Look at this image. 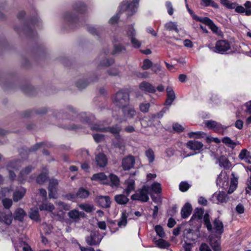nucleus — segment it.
I'll use <instances>...</instances> for the list:
<instances>
[{
    "label": "nucleus",
    "instance_id": "obj_55",
    "mask_svg": "<svg viewBox=\"0 0 251 251\" xmlns=\"http://www.w3.org/2000/svg\"><path fill=\"white\" fill-rule=\"evenodd\" d=\"M107 73L109 75L111 76H118L120 75V72L115 68L109 69L107 71Z\"/></svg>",
    "mask_w": 251,
    "mask_h": 251
},
{
    "label": "nucleus",
    "instance_id": "obj_61",
    "mask_svg": "<svg viewBox=\"0 0 251 251\" xmlns=\"http://www.w3.org/2000/svg\"><path fill=\"white\" fill-rule=\"evenodd\" d=\"M203 134L204 133L201 131L191 132L188 133V136L190 138H198Z\"/></svg>",
    "mask_w": 251,
    "mask_h": 251
},
{
    "label": "nucleus",
    "instance_id": "obj_24",
    "mask_svg": "<svg viewBox=\"0 0 251 251\" xmlns=\"http://www.w3.org/2000/svg\"><path fill=\"white\" fill-rule=\"evenodd\" d=\"M84 212H79L76 209L71 210L68 213V216L74 220H78L80 217H84Z\"/></svg>",
    "mask_w": 251,
    "mask_h": 251
},
{
    "label": "nucleus",
    "instance_id": "obj_7",
    "mask_svg": "<svg viewBox=\"0 0 251 251\" xmlns=\"http://www.w3.org/2000/svg\"><path fill=\"white\" fill-rule=\"evenodd\" d=\"M58 183V180L56 179L52 178L50 180L48 187V190L49 191V196L50 198H56V194Z\"/></svg>",
    "mask_w": 251,
    "mask_h": 251
},
{
    "label": "nucleus",
    "instance_id": "obj_50",
    "mask_svg": "<svg viewBox=\"0 0 251 251\" xmlns=\"http://www.w3.org/2000/svg\"><path fill=\"white\" fill-rule=\"evenodd\" d=\"M155 243L157 246L161 248H166L169 246L168 243L162 239L156 241Z\"/></svg>",
    "mask_w": 251,
    "mask_h": 251
},
{
    "label": "nucleus",
    "instance_id": "obj_26",
    "mask_svg": "<svg viewBox=\"0 0 251 251\" xmlns=\"http://www.w3.org/2000/svg\"><path fill=\"white\" fill-rule=\"evenodd\" d=\"M21 166V161L17 160L9 162L6 167L7 170L17 171Z\"/></svg>",
    "mask_w": 251,
    "mask_h": 251
},
{
    "label": "nucleus",
    "instance_id": "obj_23",
    "mask_svg": "<svg viewBox=\"0 0 251 251\" xmlns=\"http://www.w3.org/2000/svg\"><path fill=\"white\" fill-rule=\"evenodd\" d=\"M92 179L93 180L101 181L102 183L104 184H108V179L107 176L103 173H100L94 174Z\"/></svg>",
    "mask_w": 251,
    "mask_h": 251
},
{
    "label": "nucleus",
    "instance_id": "obj_27",
    "mask_svg": "<svg viewBox=\"0 0 251 251\" xmlns=\"http://www.w3.org/2000/svg\"><path fill=\"white\" fill-rule=\"evenodd\" d=\"M205 125L208 127L213 129L215 131H219L223 128L220 124L213 121H208L205 123Z\"/></svg>",
    "mask_w": 251,
    "mask_h": 251
},
{
    "label": "nucleus",
    "instance_id": "obj_17",
    "mask_svg": "<svg viewBox=\"0 0 251 251\" xmlns=\"http://www.w3.org/2000/svg\"><path fill=\"white\" fill-rule=\"evenodd\" d=\"M167 99L165 101L166 105H171L176 99V95L171 87H168L166 89Z\"/></svg>",
    "mask_w": 251,
    "mask_h": 251
},
{
    "label": "nucleus",
    "instance_id": "obj_44",
    "mask_svg": "<svg viewBox=\"0 0 251 251\" xmlns=\"http://www.w3.org/2000/svg\"><path fill=\"white\" fill-rule=\"evenodd\" d=\"M204 213V209L202 208H197L195 209L192 219L194 217L198 219H201Z\"/></svg>",
    "mask_w": 251,
    "mask_h": 251
},
{
    "label": "nucleus",
    "instance_id": "obj_28",
    "mask_svg": "<svg viewBox=\"0 0 251 251\" xmlns=\"http://www.w3.org/2000/svg\"><path fill=\"white\" fill-rule=\"evenodd\" d=\"M26 190L24 188H21L16 191L13 194V200L14 201H18L22 199L25 193Z\"/></svg>",
    "mask_w": 251,
    "mask_h": 251
},
{
    "label": "nucleus",
    "instance_id": "obj_15",
    "mask_svg": "<svg viewBox=\"0 0 251 251\" xmlns=\"http://www.w3.org/2000/svg\"><path fill=\"white\" fill-rule=\"evenodd\" d=\"M86 241L89 245L93 246L99 244L101 239L96 233H92L89 236L86 238Z\"/></svg>",
    "mask_w": 251,
    "mask_h": 251
},
{
    "label": "nucleus",
    "instance_id": "obj_39",
    "mask_svg": "<svg viewBox=\"0 0 251 251\" xmlns=\"http://www.w3.org/2000/svg\"><path fill=\"white\" fill-rule=\"evenodd\" d=\"M76 194L77 198L85 199L89 195V192L83 188H80Z\"/></svg>",
    "mask_w": 251,
    "mask_h": 251
},
{
    "label": "nucleus",
    "instance_id": "obj_3",
    "mask_svg": "<svg viewBox=\"0 0 251 251\" xmlns=\"http://www.w3.org/2000/svg\"><path fill=\"white\" fill-rule=\"evenodd\" d=\"M150 187L148 186H144L142 189H139L135 194L131 196L133 200H139L146 202L149 200L148 194Z\"/></svg>",
    "mask_w": 251,
    "mask_h": 251
},
{
    "label": "nucleus",
    "instance_id": "obj_60",
    "mask_svg": "<svg viewBox=\"0 0 251 251\" xmlns=\"http://www.w3.org/2000/svg\"><path fill=\"white\" fill-rule=\"evenodd\" d=\"M93 137L97 143L100 142L104 139V136L103 134H95L93 135Z\"/></svg>",
    "mask_w": 251,
    "mask_h": 251
},
{
    "label": "nucleus",
    "instance_id": "obj_64",
    "mask_svg": "<svg viewBox=\"0 0 251 251\" xmlns=\"http://www.w3.org/2000/svg\"><path fill=\"white\" fill-rule=\"evenodd\" d=\"M166 6L167 8L168 13L170 15H172L174 13V8L172 3L170 1L166 2Z\"/></svg>",
    "mask_w": 251,
    "mask_h": 251
},
{
    "label": "nucleus",
    "instance_id": "obj_30",
    "mask_svg": "<svg viewBox=\"0 0 251 251\" xmlns=\"http://www.w3.org/2000/svg\"><path fill=\"white\" fill-rule=\"evenodd\" d=\"M219 164L221 167H223L225 169H228L231 166V164L229 161L225 156H221L219 158Z\"/></svg>",
    "mask_w": 251,
    "mask_h": 251
},
{
    "label": "nucleus",
    "instance_id": "obj_10",
    "mask_svg": "<svg viewBox=\"0 0 251 251\" xmlns=\"http://www.w3.org/2000/svg\"><path fill=\"white\" fill-rule=\"evenodd\" d=\"M197 21H200L209 26L211 29L214 32H217L218 29V28L214 23L208 18L204 17L201 18L198 16H196L195 18Z\"/></svg>",
    "mask_w": 251,
    "mask_h": 251
},
{
    "label": "nucleus",
    "instance_id": "obj_12",
    "mask_svg": "<svg viewBox=\"0 0 251 251\" xmlns=\"http://www.w3.org/2000/svg\"><path fill=\"white\" fill-rule=\"evenodd\" d=\"M135 163V159L132 156H128L123 159L122 166L124 170H128L132 168Z\"/></svg>",
    "mask_w": 251,
    "mask_h": 251
},
{
    "label": "nucleus",
    "instance_id": "obj_2",
    "mask_svg": "<svg viewBox=\"0 0 251 251\" xmlns=\"http://www.w3.org/2000/svg\"><path fill=\"white\" fill-rule=\"evenodd\" d=\"M92 130H95L100 132H109L112 133L117 139H120L119 133L121 130V128L118 125H116L112 126H105L102 124H96L91 127Z\"/></svg>",
    "mask_w": 251,
    "mask_h": 251
},
{
    "label": "nucleus",
    "instance_id": "obj_11",
    "mask_svg": "<svg viewBox=\"0 0 251 251\" xmlns=\"http://www.w3.org/2000/svg\"><path fill=\"white\" fill-rule=\"evenodd\" d=\"M230 49V46L228 42L225 40H220L216 44V49L219 53H224Z\"/></svg>",
    "mask_w": 251,
    "mask_h": 251
},
{
    "label": "nucleus",
    "instance_id": "obj_22",
    "mask_svg": "<svg viewBox=\"0 0 251 251\" xmlns=\"http://www.w3.org/2000/svg\"><path fill=\"white\" fill-rule=\"evenodd\" d=\"M187 147L191 150H200L203 147V144L197 141H190L187 143Z\"/></svg>",
    "mask_w": 251,
    "mask_h": 251
},
{
    "label": "nucleus",
    "instance_id": "obj_62",
    "mask_svg": "<svg viewBox=\"0 0 251 251\" xmlns=\"http://www.w3.org/2000/svg\"><path fill=\"white\" fill-rule=\"evenodd\" d=\"M245 6L246 7V11L245 14L246 15H251V2L249 1H247L245 3Z\"/></svg>",
    "mask_w": 251,
    "mask_h": 251
},
{
    "label": "nucleus",
    "instance_id": "obj_46",
    "mask_svg": "<svg viewBox=\"0 0 251 251\" xmlns=\"http://www.w3.org/2000/svg\"><path fill=\"white\" fill-rule=\"evenodd\" d=\"M221 4L228 9H234L236 7V3L231 2L228 0H220Z\"/></svg>",
    "mask_w": 251,
    "mask_h": 251
},
{
    "label": "nucleus",
    "instance_id": "obj_9",
    "mask_svg": "<svg viewBox=\"0 0 251 251\" xmlns=\"http://www.w3.org/2000/svg\"><path fill=\"white\" fill-rule=\"evenodd\" d=\"M121 108L123 115L126 118L132 119L136 115V112L134 108L129 104H127Z\"/></svg>",
    "mask_w": 251,
    "mask_h": 251
},
{
    "label": "nucleus",
    "instance_id": "obj_35",
    "mask_svg": "<svg viewBox=\"0 0 251 251\" xmlns=\"http://www.w3.org/2000/svg\"><path fill=\"white\" fill-rule=\"evenodd\" d=\"M219 202H226L228 200V197L225 192H219L218 194L214 196Z\"/></svg>",
    "mask_w": 251,
    "mask_h": 251
},
{
    "label": "nucleus",
    "instance_id": "obj_13",
    "mask_svg": "<svg viewBox=\"0 0 251 251\" xmlns=\"http://www.w3.org/2000/svg\"><path fill=\"white\" fill-rule=\"evenodd\" d=\"M140 89L145 93H154L155 92V88L153 85L147 81H143L139 85Z\"/></svg>",
    "mask_w": 251,
    "mask_h": 251
},
{
    "label": "nucleus",
    "instance_id": "obj_51",
    "mask_svg": "<svg viewBox=\"0 0 251 251\" xmlns=\"http://www.w3.org/2000/svg\"><path fill=\"white\" fill-rule=\"evenodd\" d=\"M237 185L236 179H231L230 181L229 188L228 191V194H231L236 189Z\"/></svg>",
    "mask_w": 251,
    "mask_h": 251
},
{
    "label": "nucleus",
    "instance_id": "obj_57",
    "mask_svg": "<svg viewBox=\"0 0 251 251\" xmlns=\"http://www.w3.org/2000/svg\"><path fill=\"white\" fill-rule=\"evenodd\" d=\"M179 190L182 192L187 191L189 187V184L186 182H181L179 185Z\"/></svg>",
    "mask_w": 251,
    "mask_h": 251
},
{
    "label": "nucleus",
    "instance_id": "obj_49",
    "mask_svg": "<svg viewBox=\"0 0 251 251\" xmlns=\"http://www.w3.org/2000/svg\"><path fill=\"white\" fill-rule=\"evenodd\" d=\"M152 191L155 193H160L161 192L160 184L158 182L153 183L151 187Z\"/></svg>",
    "mask_w": 251,
    "mask_h": 251
},
{
    "label": "nucleus",
    "instance_id": "obj_25",
    "mask_svg": "<svg viewBox=\"0 0 251 251\" xmlns=\"http://www.w3.org/2000/svg\"><path fill=\"white\" fill-rule=\"evenodd\" d=\"M210 245L214 251H221V242L219 239H217L216 238H210Z\"/></svg>",
    "mask_w": 251,
    "mask_h": 251
},
{
    "label": "nucleus",
    "instance_id": "obj_20",
    "mask_svg": "<svg viewBox=\"0 0 251 251\" xmlns=\"http://www.w3.org/2000/svg\"><path fill=\"white\" fill-rule=\"evenodd\" d=\"M240 159L244 161L249 164H251V156L250 152L246 149H243L240 151L239 156Z\"/></svg>",
    "mask_w": 251,
    "mask_h": 251
},
{
    "label": "nucleus",
    "instance_id": "obj_14",
    "mask_svg": "<svg viewBox=\"0 0 251 251\" xmlns=\"http://www.w3.org/2000/svg\"><path fill=\"white\" fill-rule=\"evenodd\" d=\"M98 204L102 208H108L110 206L111 201L109 196H99L97 197Z\"/></svg>",
    "mask_w": 251,
    "mask_h": 251
},
{
    "label": "nucleus",
    "instance_id": "obj_58",
    "mask_svg": "<svg viewBox=\"0 0 251 251\" xmlns=\"http://www.w3.org/2000/svg\"><path fill=\"white\" fill-rule=\"evenodd\" d=\"M12 201L11 199L5 198L2 200V204L6 209L9 208L12 204Z\"/></svg>",
    "mask_w": 251,
    "mask_h": 251
},
{
    "label": "nucleus",
    "instance_id": "obj_47",
    "mask_svg": "<svg viewBox=\"0 0 251 251\" xmlns=\"http://www.w3.org/2000/svg\"><path fill=\"white\" fill-rule=\"evenodd\" d=\"M146 156L149 159L150 163H152L154 160V154L153 151L151 149H149L146 151Z\"/></svg>",
    "mask_w": 251,
    "mask_h": 251
},
{
    "label": "nucleus",
    "instance_id": "obj_40",
    "mask_svg": "<svg viewBox=\"0 0 251 251\" xmlns=\"http://www.w3.org/2000/svg\"><path fill=\"white\" fill-rule=\"evenodd\" d=\"M164 27L167 30H175L177 33L179 31L176 24L174 22H169L165 24Z\"/></svg>",
    "mask_w": 251,
    "mask_h": 251
},
{
    "label": "nucleus",
    "instance_id": "obj_53",
    "mask_svg": "<svg viewBox=\"0 0 251 251\" xmlns=\"http://www.w3.org/2000/svg\"><path fill=\"white\" fill-rule=\"evenodd\" d=\"M150 107L149 103H141L139 105L140 110L143 113H147L149 111Z\"/></svg>",
    "mask_w": 251,
    "mask_h": 251
},
{
    "label": "nucleus",
    "instance_id": "obj_29",
    "mask_svg": "<svg viewBox=\"0 0 251 251\" xmlns=\"http://www.w3.org/2000/svg\"><path fill=\"white\" fill-rule=\"evenodd\" d=\"M125 183L127 185V187L125 190V192L127 196H128L132 191L134 190V180L133 179L129 178L128 180H126Z\"/></svg>",
    "mask_w": 251,
    "mask_h": 251
},
{
    "label": "nucleus",
    "instance_id": "obj_38",
    "mask_svg": "<svg viewBox=\"0 0 251 251\" xmlns=\"http://www.w3.org/2000/svg\"><path fill=\"white\" fill-rule=\"evenodd\" d=\"M222 142L226 145L229 148L234 149L235 146L238 144L237 143L234 142L230 138L228 137H225L222 139Z\"/></svg>",
    "mask_w": 251,
    "mask_h": 251
},
{
    "label": "nucleus",
    "instance_id": "obj_43",
    "mask_svg": "<svg viewBox=\"0 0 251 251\" xmlns=\"http://www.w3.org/2000/svg\"><path fill=\"white\" fill-rule=\"evenodd\" d=\"M25 215V213L23 209L18 208L15 212V219L22 221Z\"/></svg>",
    "mask_w": 251,
    "mask_h": 251
},
{
    "label": "nucleus",
    "instance_id": "obj_48",
    "mask_svg": "<svg viewBox=\"0 0 251 251\" xmlns=\"http://www.w3.org/2000/svg\"><path fill=\"white\" fill-rule=\"evenodd\" d=\"M55 204L59 206L61 210H68L70 208V206L69 205L60 201H56Z\"/></svg>",
    "mask_w": 251,
    "mask_h": 251
},
{
    "label": "nucleus",
    "instance_id": "obj_56",
    "mask_svg": "<svg viewBox=\"0 0 251 251\" xmlns=\"http://www.w3.org/2000/svg\"><path fill=\"white\" fill-rule=\"evenodd\" d=\"M79 207L82 210L86 212H91L93 210V207L90 205L88 204H80Z\"/></svg>",
    "mask_w": 251,
    "mask_h": 251
},
{
    "label": "nucleus",
    "instance_id": "obj_63",
    "mask_svg": "<svg viewBox=\"0 0 251 251\" xmlns=\"http://www.w3.org/2000/svg\"><path fill=\"white\" fill-rule=\"evenodd\" d=\"M152 65L151 61L149 59H145L143 62L142 68L143 70H147L149 69Z\"/></svg>",
    "mask_w": 251,
    "mask_h": 251
},
{
    "label": "nucleus",
    "instance_id": "obj_21",
    "mask_svg": "<svg viewBox=\"0 0 251 251\" xmlns=\"http://www.w3.org/2000/svg\"><path fill=\"white\" fill-rule=\"evenodd\" d=\"M192 207L189 203H186L181 209V215L182 218H187L191 213Z\"/></svg>",
    "mask_w": 251,
    "mask_h": 251
},
{
    "label": "nucleus",
    "instance_id": "obj_5",
    "mask_svg": "<svg viewBox=\"0 0 251 251\" xmlns=\"http://www.w3.org/2000/svg\"><path fill=\"white\" fill-rule=\"evenodd\" d=\"M127 35L130 40L132 46L135 48H139L141 46L140 42L135 38L136 31L132 25H129L127 28Z\"/></svg>",
    "mask_w": 251,
    "mask_h": 251
},
{
    "label": "nucleus",
    "instance_id": "obj_42",
    "mask_svg": "<svg viewBox=\"0 0 251 251\" xmlns=\"http://www.w3.org/2000/svg\"><path fill=\"white\" fill-rule=\"evenodd\" d=\"M109 177L111 181V186L113 187H118L119 186L120 184V180L117 176L114 174H110Z\"/></svg>",
    "mask_w": 251,
    "mask_h": 251
},
{
    "label": "nucleus",
    "instance_id": "obj_18",
    "mask_svg": "<svg viewBox=\"0 0 251 251\" xmlns=\"http://www.w3.org/2000/svg\"><path fill=\"white\" fill-rule=\"evenodd\" d=\"M12 220V213L11 212L7 213L0 212V221L4 222L7 225L11 224Z\"/></svg>",
    "mask_w": 251,
    "mask_h": 251
},
{
    "label": "nucleus",
    "instance_id": "obj_6",
    "mask_svg": "<svg viewBox=\"0 0 251 251\" xmlns=\"http://www.w3.org/2000/svg\"><path fill=\"white\" fill-rule=\"evenodd\" d=\"M97 76L96 75H93L89 78H81L76 81V86L78 89H83L90 83L97 81Z\"/></svg>",
    "mask_w": 251,
    "mask_h": 251
},
{
    "label": "nucleus",
    "instance_id": "obj_34",
    "mask_svg": "<svg viewBox=\"0 0 251 251\" xmlns=\"http://www.w3.org/2000/svg\"><path fill=\"white\" fill-rule=\"evenodd\" d=\"M128 214L126 211H124L122 213L121 217L118 222V226L120 227L122 226H125L127 224V218L128 217Z\"/></svg>",
    "mask_w": 251,
    "mask_h": 251
},
{
    "label": "nucleus",
    "instance_id": "obj_19",
    "mask_svg": "<svg viewBox=\"0 0 251 251\" xmlns=\"http://www.w3.org/2000/svg\"><path fill=\"white\" fill-rule=\"evenodd\" d=\"M97 165L100 167H104L107 164V159L105 154L99 153L95 158Z\"/></svg>",
    "mask_w": 251,
    "mask_h": 251
},
{
    "label": "nucleus",
    "instance_id": "obj_59",
    "mask_svg": "<svg viewBox=\"0 0 251 251\" xmlns=\"http://www.w3.org/2000/svg\"><path fill=\"white\" fill-rule=\"evenodd\" d=\"M155 230L157 234L160 237H163L165 235V233L163 231V228L160 226H156L155 227Z\"/></svg>",
    "mask_w": 251,
    "mask_h": 251
},
{
    "label": "nucleus",
    "instance_id": "obj_8",
    "mask_svg": "<svg viewBox=\"0 0 251 251\" xmlns=\"http://www.w3.org/2000/svg\"><path fill=\"white\" fill-rule=\"evenodd\" d=\"M228 177L226 172H222L218 176L216 183L220 187L226 189L228 186Z\"/></svg>",
    "mask_w": 251,
    "mask_h": 251
},
{
    "label": "nucleus",
    "instance_id": "obj_1",
    "mask_svg": "<svg viewBox=\"0 0 251 251\" xmlns=\"http://www.w3.org/2000/svg\"><path fill=\"white\" fill-rule=\"evenodd\" d=\"M129 100V94L125 90H121L117 92L112 98L113 103L120 108L128 104Z\"/></svg>",
    "mask_w": 251,
    "mask_h": 251
},
{
    "label": "nucleus",
    "instance_id": "obj_37",
    "mask_svg": "<svg viewBox=\"0 0 251 251\" xmlns=\"http://www.w3.org/2000/svg\"><path fill=\"white\" fill-rule=\"evenodd\" d=\"M29 217L35 221H38L39 220V215L38 209L37 207H34L30 209L29 213Z\"/></svg>",
    "mask_w": 251,
    "mask_h": 251
},
{
    "label": "nucleus",
    "instance_id": "obj_52",
    "mask_svg": "<svg viewBox=\"0 0 251 251\" xmlns=\"http://www.w3.org/2000/svg\"><path fill=\"white\" fill-rule=\"evenodd\" d=\"M125 50V48L121 45H115L114 46V49L113 50V54L119 53Z\"/></svg>",
    "mask_w": 251,
    "mask_h": 251
},
{
    "label": "nucleus",
    "instance_id": "obj_32",
    "mask_svg": "<svg viewBox=\"0 0 251 251\" xmlns=\"http://www.w3.org/2000/svg\"><path fill=\"white\" fill-rule=\"evenodd\" d=\"M114 200L119 204H126L129 201L127 197L123 194L116 195L114 197Z\"/></svg>",
    "mask_w": 251,
    "mask_h": 251
},
{
    "label": "nucleus",
    "instance_id": "obj_36",
    "mask_svg": "<svg viewBox=\"0 0 251 251\" xmlns=\"http://www.w3.org/2000/svg\"><path fill=\"white\" fill-rule=\"evenodd\" d=\"M204 224L208 231H211L213 229L212 225L210 222V216L208 213H205L203 216Z\"/></svg>",
    "mask_w": 251,
    "mask_h": 251
},
{
    "label": "nucleus",
    "instance_id": "obj_4",
    "mask_svg": "<svg viewBox=\"0 0 251 251\" xmlns=\"http://www.w3.org/2000/svg\"><path fill=\"white\" fill-rule=\"evenodd\" d=\"M139 0H133L131 3L129 4H127V2H123L121 7V10H127L128 15H133L137 11Z\"/></svg>",
    "mask_w": 251,
    "mask_h": 251
},
{
    "label": "nucleus",
    "instance_id": "obj_16",
    "mask_svg": "<svg viewBox=\"0 0 251 251\" xmlns=\"http://www.w3.org/2000/svg\"><path fill=\"white\" fill-rule=\"evenodd\" d=\"M34 167L32 165L27 166L22 169L19 174V178L20 180H25L30 172L33 170Z\"/></svg>",
    "mask_w": 251,
    "mask_h": 251
},
{
    "label": "nucleus",
    "instance_id": "obj_31",
    "mask_svg": "<svg viewBox=\"0 0 251 251\" xmlns=\"http://www.w3.org/2000/svg\"><path fill=\"white\" fill-rule=\"evenodd\" d=\"M213 224L216 232L222 234L224 231V226L222 222L218 219H215L213 222Z\"/></svg>",
    "mask_w": 251,
    "mask_h": 251
},
{
    "label": "nucleus",
    "instance_id": "obj_54",
    "mask_svg": "<svg viewBox=\"0 0 251 251\" xmlns=\"http://www.w3.org/2000/svg\"><path fill=\"white\" fill-rule=\"evenodd\" d=\"M114 61L113 59H108L104 58L100 62V65L106 67L109 66L114 63Z\"/></svg>",
    "mask_w": 251,
    "mask_h": 251
},
{
    "label": "nucleus",
    "instance_id": "obj_45",
    "mask_svg": "<svg viewBox=\"0 0 251 251\" xmlns=\"http://www.w3.org/2000/svg\"><path fill=\"white\" fill-rule=\"evenodd\" d=\"M65 19L68 22L73 23L77 20V16L71 12H68L65 14Z\"/></svg>",
    "mask_w": 251,
    "mask_h": 251
},
{
    "label": "nucleus",
    "instance_id": "obj_41",
    "mask_svg": "<svg viewBox=\"0 0 251 251\" xmlns=\"http://www.w3.org/2000/svg\"><path fill=\"white\" fill-rule=\"evenodd\" d=\"M48 179V174L46 173H41L36 178V182L40 185L45 183Z\"/></svg>",
    "mask_w": 251,
    "mask_h": 251
},
{
    "label": "nucleus",
    "instance_id": "obj_33",
    "mask_svg": "<svg viewBox=\"0 0 251 251\" xmlns=\"http://www.w3.org/2000/svg\"><path fill=\"white\" fill-rule=\"evenodd\" d=\"M39 209L41 211L45 210L52 212L54 209V206L51 203L43 202L39 205Z\"/></svg>",
    "mask_w": 251,
    "mask_h": 251
}]
</instances>
